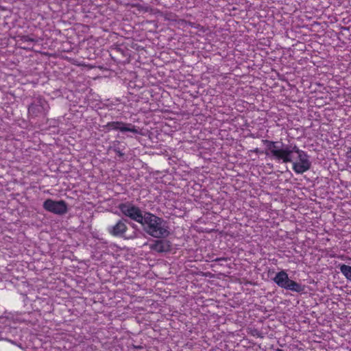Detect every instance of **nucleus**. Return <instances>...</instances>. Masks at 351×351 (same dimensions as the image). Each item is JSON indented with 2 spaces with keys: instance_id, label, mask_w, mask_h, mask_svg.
Here are the masks:
<instances>
[{
  "instance_id": "12",
  "label": "nucleus",
  "mask_w": 351,
  "mask_h": 351,
  "mask_svg": "<svg viewBox=\"0 0 351 351\" xmlns=\"http://www.w3.org/2000/svg\"><path fill=\"white\" fill-rule=\"evenodd\" d=\"M136 8H138V10L143 12H147L149 11V7L147 6H143L141 5H136Z\"/></svg>"
},
{
  "instance_id": "13",
  "label": "nucleus",
  "mask_w": 351,
  "mask_h": 351,
  "mask_svg": "<svg viewBox=\"0 0 351 351\" xmlns=\"http://www.w3.org/2000/svg\"><path fill=\"white\" fill-rule=\"evenodd\" d=\"M22 40L24 42H31V43L35 41V40L34 38H32L29 37L28 36H23L22 38Z\"/></svg>"
},
{
  "instance_id": "7",
  "label": "nucleus",
  "mask_w": 351,
  "mask_h": 351,
  "mask_svg": "<svg viewBox=\"0 0 351 351\" xmlns=\"http://www.w3.org/2000/svg\"><path fill=\"white\" fill-rule=\"evenodd\" d=\"M108 130H119L122 132H130L134 134H138V130L131 123H126L122 121H110L106 125Z\"/></svg>"
},
{
  "instance_id": "4",
  "label": "nucleus",
  "mask_w": 351,
  "mask_h": 351,
  "mask_svg": "<svg viewBox=\"0 0 351 351\" xmlns=\"http://www.w3.org/2000/svg\"><path fill=\"white\" fill-rule=\"evenodd\" d=\"M274 282L280 288L291 291L302 293L304 287L301 284L289 278L286 271H278L273 278Z\"/></svg>"
},
{
  "instance_id": "10",
  "label": "nucleus",
  "mask_w": 351,
  "mask_h": 351,
  "mask_svg": "<svg viewBox=\"0 0 351 351\" xmlns=\"http://www.w3.org/2000/svg\"><path fill=\"white\" fill-rule=\"evenodd\" d=\"M339 269L345 278L351 281V266L342 264L339 266Z\"/></svg>"
},
{
  "instance_id": "5",
  "label": "nucleus",
  "mask_w": 351,
  "mask_h": 351,
  "mask_svg": "<svg viewBox=\"0 0 351 351\" xmlns=\"http://www.w3.org/2000/svg\"><path fill=\"white\" fill-rule=\"evenodd\" d=\"M118 208L124 216L140 224L142 223L144 214L138 206H135L132 202H127L121 203L118 206Z\"/></svg>"
},
{
  "instance_id": "6",
  "label": "nucleus",
  "mask_w": 351,
  "mask_h": 351,
  "mask_svg": "<svg viewBox=\"0 0 351 351\" xmlns=\"http://www.w3.org/2000/svg\"><path fill=\"white\" fill-rule=\"evenodd\" d=\"M43 208L56 215H62L67 213V204L64 200L56 201L51 199H47L43 202Z\"/></svg>"
},
{
  "instance_id": "9",
  "label": "nucleus",
  "mask_w": 351,
  "mask_h": 351,
  "mask_svg": "<svg viewBox=\"0 0 351 351\" xmlns=\"http://www.w3.org/2000/svg\"><path fill=\"white\" fill-rule=\"evenodd\" d=\"M149 249L158 253L168 252L171 250V243L165 239H157L149 244Z\"/></svg>"
},
{
  "instance_id": "2",
  "label": "nucleus",
  "mask_w": 351,
  "mask_h": 351,
  "mask_svg": "<svg viewBox=\"0 0 351 351\" xmlns=\"http://www.w3.org/2000/svg\"><path fill=\"white\" fill-rule=\"evenodd\" d=\"M141 225L143 230L156 239H164L170 234L168 222L150 212H145Z\"/></svg>"
},
{
  "instance_id": "1",
  "label": "nucleus",
  "mask_w": 351,
  "mask_h": 351,
  "mask_svg": "<svg viewBox=\"0 0 351 351\" xmlns=\"http://www.w3.org/2000/svg\"><path fill=\"white\" fill-rule=\"evenodd\" d=\"M262 142L266 147V155L282 163L292 162V169L296 173L302 174L310 169L311 163L307 153L300 149L297 145L281 147L277 141L263 140Z\"/></svg>"
},
{
  "instance_id": "3",
  "label": "nucleus",
  "mask_w": 351,
  "mask_h": 351,
  "mask_svg": "<svg viewBox=\"0 0 351 351\" xmlns=\"http://www.w3.org/2000/svg\"><path fill=\"white\" fill-rule=\"evenodd\" d=\"M49 108L47 101L43 96L35 97L27 107V117L29 119L45 117L48 114Z\"/></svg>"
},
{
  "instance_id": "8",
  "label": "nucleus",
  "mask_w": 351,
  "mask_h": 351,
  "mask_svg": "<svg viewBox=\"0 0 351 351\" xmlns=\"http://www.w3.org/2000/svg\"><path fill=\"white\" fill-rule=\"evenodd\" d=\"M107 230L113 237H125L124 234L128 230V226L125 221L120 219L114 225L108 226Z\"/></svg>"
},
{
  "instance_id": "11",
  "label": "nucleus",
  "mask_w": 351,
  "mask_h": 351,
  "mask_svg": "<svg viewBox=\"0 0 351 351\" xmlns=\"http://www.w3.org/2000/svg\"><path fill=\"white\" fill-rule=\"evenodd\" d=\"M250 333L253 337H262L261 332L259 330H258L257 329L251 330Z\"/></svg>"
},
{
  "instance_id": "14",
  "label": "nucleus",
  "mask_w": 351,
  "mask_h": 351,
  "mask_svg": "<svg viewBox=\"0 0 351 351\" xmlns=\"http://www.w3.org/2000/svg\"><path fill=\"white\" fill-rule=\"evenodd\" d=\"M346 157L351 160V147L346 152Z\"/></svg>"
},
{
  "instance_id": "15",
  "label": "nucleus",
  "mask_w": 351,
  "mask_h": 351,
  "mask_svg": "<svg viewBox=\"0 0 351 351\" xmlns=\"http://www.w3.org/2000/svg\"><path fill=\"white\" fill-rule=\"evenodd\" d=\"M254 152H256V153L258 152V148L255 149Z\"/></svg>"
}]
</instances>
